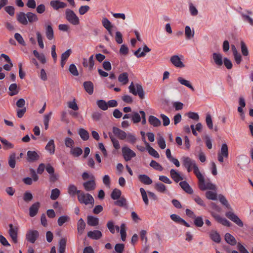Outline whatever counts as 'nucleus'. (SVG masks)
I'll use <instances>...</instances> for the list:
<instances>
[{"instance_id": "nucleus-4", "label": "nucleus", "mask_w": 253, "mask_h": 253, "mask_svg": "<svg viewBox=\"0 0 253 253\" xmlns=\"http://www.w3.org/2000/svg\"><path fill=\"white\" fill-rule=\"evenodd\" d=\"M78 199L81 204H84L85 205L91 204L93 205L94 200L93 197L89 193H85L82 192L80 194L78 195Z\"/></svg>"}, {"instance_id": "nucleus-14", "label": "nucleus", "mask_w": 253, "mask_h": 253, "mask_svg": "<svg viewBox=\"0 0 253 253\" xmlns=\"http://www.w3.org/2000/svg\"><path fill=\"white\" fill-rule=\"evenodd\" d=\"M212 59L215 64L218 66H221L223 64L222 55L220 53H213Z\"/></svg>"}, {"instance_id": "nucleus-59", "label": "nucleus", "mask_w": 253, "mask_h": 253, "mask_svg": "<svg viewBox=\"0 0 253 253\" xmlns=\"http://www.w3.org/2000/svg\"><path fill=\"white\" fill-rule=\"evenodd\" d=\"M158 144L159 146L162 149H164L166 147L165 140L163 136H160L158 139Z\"/></svg>"}, {"instance_id": "nucleus-11", "label": "nucleus", "mask_w": 253, "mask_h": 253, "mask_svg": "<svg viewBox=\"0 0 253 253\" xmlns=\"http://www.w3.org/2000/svg\"><path fill=\"white\" fill-rule=\"evenodd\" d=\"M50 6L55 10L61 8H64L67 6V3L58 0H53L50 2Z\"/></svg>"}, {"instance_id": "nucleus-54", "label": "nucleus", "mask_w": 253, "mask_h": 253, "mask_svg": "<svg viewBox=\"0 0 253 253\" xmlns=\"http://www.w3.org/2000/svg\"><path fill=\"white\" fill-rule=\"evenodd\" d=\"M131 119L134 124H136L141 121V117L138 113L133 112L131 115Z\"/></svg>"}, {"instance_id": "nucleus-53", "label": "nucleus", "mask_w": 253, "mask_h": 253, "mask_svg": "<svg viewBox=\"0 0 253 253\" xmlns=\"http://www.w3.org/2000/svg\"><path fill=\"white\" fill-rule=\"evenodd\" d=\"M36 35L39 45L41 48L43 49L44 48V44L42 41V36L39 32H36Z\"/></svg>"}, {"instance_id": "nucleus-24", "label": "nucleus", "mask_w": 253, "mask_h": 253, "mask_svg": "<svg viewBox=\"0 0 253 253\" xmlns=\"http://www.w3.org/2000/svg\"><path fill=\"white\" fill-rule=\"evenodd\" d=\"M211 239L216 243H219L221 242V237L219 233L215 230H212L210 233Z\"/></svg>"}, {"instance_id": "nucleus-31", "label": "nucleus", "mask_w": 253, "mask_h": 253, "mask_svg": "<svg viewBox=\"0 0 253 253\" xmlns=\"http://www.w3.org/2000/svg\"><path fill=\"white\" fill-rule=\"evenodd\" d=\"M85 227V223L82 218H80L77 223L78 232L80 235H82L84 231Z\"/></svg>"}, {"instance_id": "nucleus-12", "label": "nucleus", "mask_w": 253, "mask_h": 253, "mask_svg": "<svg viewBox=\"0 0 253 253\" xmlns=\"http://www.w3.org/2000/svg\"><path fill=\"white\" fill-rule=\"evenodd\" d=\"M113 133L121 140H124L126 138V133L121 129L114 126L113 127Z\"/></svg>"}, {"instance_id": "nucleus-20", "label": "nucleus", "mask_w": 253, "mask_h": 253, "mask_svg": "<svg viewBox=\"0 0 253 253\" xmlns=\"http://www.w3.org/2000/svg\"><path fill=\"white\" fill-rule=\"evenodd\" d=\"M87 223L91 226H97L99 223V219L92 215H88L87 217Z\"/></svg>"}, {"instance_id": "nucleus-52", "label": "nucleus", "mask_w": 253, "mask_h": 253, "mask_svg": "<svg viewBox=\"0 0 253 253\" xmlns=\"http://www.w3.org/2000/svg\"><path fill=\"white\" fill-rule=\"evenodd\" d=\"M140 191L142 196L143 201H144L146 205H148L149 204V200L147 197L146 192L143 188H140Z\"/></svg>"}, {"instance_id": "nucleus-27", "label": "nucleus", "mask_w": 253, "mask_h": 253, "mask_svg": "<svg viewBox=\"0 0 253 253\" xmlns=\"http://www.w3.org/2000/svg\"><path fill=\"white\" fill-rule=\"evenodd\" d=\"M170 174L171 178L175 182H178L179 181L182 180L183 179V177L181 176L180 174L174 169H171L170 170Z\"/></svg>"}, {"instance_id": "nucleus-22", "label": "nucleus", "mask_w": 253, "mask_h": 253, "mask_svg": "<svg viewBox=\"0 0 253 253\" xmlns=\"http://www.w3.org/2000/svg\"><path fill=\"white\" fill-rule=\"evenodd\" d=\"M177 80L181 84L188 87L192 91H194V88L192 85L189 81L186 80L181 77H178Z\"/></svg>"}, {"instance_id": "nucleus-5", "label": "nucleus", "mask_w": 253, "mask_h": 253, "mask_svg": "<svg viewBox=\"0 0 253 253\" xmlns=\"http://www.w3.org/2000/svg\"><path fill=\"white\" fill-rule=\"evenodd\" d=\"M122 153L123 158L126 162L131 160L132 158L136 156L135 153L126 146L122 147Z\"/></svg>"}, {"instance_id": "nucleus-6", "label": "nucleus", "mask_w": 253, "mask_h": 253, "mask_svg": "<svg viewBox=\"0 0 253 253\" xmlns=\"http://www.w3.org/2000/svg\"><path fill=\"white\" fill-rule=\"evenodd\" d=\"M83 185L84 189L86 191L88 192L94 190L96 188V183L94 175L91 174L90 176V180L84 182L83 183Z\"/></svg>"}, {"instance_id": "nucleus-38", "label": "nucleus", "mask_w": 253, "mask_h": 253, "mask_svg": "<svg viewBox=\"0 0 253 253\" xmlns=\"http://www.w3.org/2000/svg\"><path fill=\"white\" fill-rule=\"evenodd\" d=\"M218 154L224 156V157L227 158L228 157V148L226 143H223L221 145L220 152Z\"/></svg>"}, {"instance_id": "nucleus-35", "label": "nucleus", "mask_w": 253, "mask_h": 253, "mask_svg": "<svg viewBox=\"0 0 253 253\" xmlns=\"http://www.w3.org/2000/svg\"><path fill=\"white\" fill-rule=\"evenodd\" d=\"M185 35L186 39L190 40L192 39L194 36V30H191L189 26H186L185 27Z\"/></svg>"}, {"instance_id": "nucleus-23", "label": "nucleus", "mask_w": 253, "mask_h": 253, "mask_svg": "<svg viewBox=\"0 0 253 253\" xmlns=\"http://www.w3.org/2000/svg\"><path fill=\"white\" fill-rule=\"evenodd\" d=\"M138 178L139 181L144 184L150 185L153 182L152 180L146 174H140Z\"/></svg>"}, {"instance_id": "nucleus-3", "label": "nucleus", "mask_w": 253, "mask_h": 253, "mask_svg": "<svg viewBox=\"0 0 253 253\" xmlns=\"http://www.w3.org/2000/svg\"><path fill=\"white\" fill-rule=\"evenodd\" d=\"M65 17L67 20L73 25H78L80 19L75 13L70 9H67L65 11Z\"/></svg>"}, {"instance_id": "nucleus-50", "label": "nucleus", "mask_w": 253, "mask_h": 253, "mask_svg": "<svg viewBox=\"0 0 253 253\" xmlns=\"http://www.w3.org/2000/svg\"><path fill=\"white\" fill-rule=\"evenodd\" d=\"M150 166L156 170L162 171L163 168L161 165L154 160H152L150 162Z\"/></svg>"}, {"instance_id": "nucleus-37", "label": "nucleus", "mask_w": 253, "mask_h": 253, "mask_svg": "<svg viewBox=\"0 0 253 253\" xmlns=\"http://www.w3.org/2000/svg\"><path fill=\"white\" fill-rule=\"evenodd\" d=\"M17 20L23 25H27L28 24V20L26 14H25L24 12H20L17 16Z\"/></svg>"}, {"instance_id": "nucleus-64", "label": "nucleus", "mask_w": 253, "mask_h": 253, "mask_svg": "<svg viewBox=\"0 0 253 253\" xmlns=\"http://www.w3.org/2000/svg\"><path fill=\"white\" fill-rule=\"evenodd\" d=\"M125 245L123 244H117L115 246V250L117 253H123Z\"/></svg>"}, {"instance_id": "nucleus-9", "label": "nucleus", "mask_w": 253, "mask_h": 253, "mask_svg": "<svg viewBox=\"0 0 253 253\" xmlns=\"http://www.w3.org/2000/svg\"><path fill=\"white\" fill-rule=\"evenodd\" d=\"M9 229L8 233L11 237L12 240L14 243L17 242V234H18V228L16 226H13L12 224L9 225Z\"/></svg>"}, {"instance_id": "nucleus-63", "label": "nucleus", "mask_w": 253, "mask_h": 253, "mask_svg": "<svg viewBox=\"0 0 253 253\" xmlns=\"http://www.w3.org/2000/svg\"><path fill=\"white\" fill-rule=\"evenodd\" d=\"M69 70L70 72L74 76H77L79 75L77 68L74 64H72L70 65Z\"/></svg>"}, {"instance_id": "nucleus-46", "label": "nucleus", "mask_w": 253, "mask_h": 253, "mask_svg": "<svg viewBox=\"0 0 253 253\" xmlns=\"http://www.w3.org/2000/svg\"><path fill=\"white\" fill-rule=\"evenodd\" d=\"M70 217L68 215H63L59 217L57 223L59 226H61L65 223L68 222L70 220Z\"/></svg>"}, {"instance_id": "nucleus-47", "label": "nucleus", "mask_w": 253, "mask_h": 253, "mask_svg": "<svg viewBox=\"0 0 253 253\" xmlns=\"http://www.w3.org/2000/svg\"><path fill=\"white\" fill-rule=\"evenodd\" d=\"M117 200L114 202L115 205L119 207H126V200L124 197H120V199Z\"/></svg>"}, {"instance_id": "nucleus-7", "label": "nucleus", "mask_w": 253, "mask_h": 253, "mask_svg": "<svg viewBox=\"0 0 253 253\" xmlns=\"http://www.w3.org/2000/svg\"><path fill=\"white\" fill-rule=\"evenodd\" d=\"M225 215L232 221L234 222L239 227H242L244 225L243 222L240 218L232 211L227 212Z\"/></svg>"}, {"instance_id": "nucleus-33", "label": "nucleus", "mask_w": 253, "mask_h": 253, "mask_svg": "<svg viewBox=\"0 0 253 253\" xmlns=\"http://www.w3.org/2000/svg\"><path fill=\"white\" fill-rule=\"evenodd\" d=\"M225 240L228 244L232 246L235 245L237 243L236 240L234 236L228 233L225 235Z\"/></svg>"}, {"instance_id": "nucleus-58", "label": "nucleus", "mask_w": 253, "mask_h": 253, "mask_svg": "<svg viewBox=\"0 0 253 253\" xmlns=\"http://www.w3.org/2000/svg\"><path fill=\"white\" fill-rule=\"evenodd\" d=\"M241 51L244 56H247L249 54L248 48L243 41L241 42Z\"/></svg>"}, {"instance_id": "nucleus-30", "label": "nucleus", "mask_w": 253, "mask_h": 253, "mask_svg": "<svg viewBox=\"0 0 253 253\" xmlns=\"http://www.w3.org/2000/svg\"><path fill=\"white\" fill-rule=\"evenodd\" d=\"M0 141L3 144V149L4 150H8L14 148V145L6 139L0 137Z\"/></svg>"}, {"instance_id": "nucleus-57", "label": "nucleus", "mask_w": 253, "mask_h": 253, "mask_svg": "<svg viewBox=\"0 0 253 253\" xmlns=\"http://www.w3.org/2000/svg\"><path fill=\"white\" fill-rule=\"evenodd\" d=\"M33 198L32 194L28 191L24 193L23 197L24 201L27 203L30 202L33 199Z\"/></svg>"}, {"instance_id": "nucleus-42", "label": "nucleus", "mask_w": 253, "mask_h": 253, "mask_svg": "<svg viewBox=\"0 0 253 253\" xmlns=\"http://www.w3.org/2000/svg\"><path fill=\"white\" fill-rule=\"evenodd\" d=\"M79 134L83 140H87L89 138V133L84 128H80L79 130Z\"/></svg>"}, {"instance_id": "nucleus-55", "label": "nucleus", "mask_w": 253, "mask_h": 253, "mask_svg": "<svg viewBox=\"0 0 253 253\" xmlns=\"http://www.w3.org/2000/svg\"><path fill=\"white\" fill-rule=\"evenodd\" d=\"M102 24L103 27L106 29H108L112 27V25L110 21L106 17H103L102 20Z\"/></svg>"}, {"instance_id": "nucleus-51", "label": "nucleus", "mask_w": 253, "mask_h": 253, "mask_svg": "<svg viewBox=\"0 0 253 253\" xmlns=\"http://www.w3.org/2000/svg\"><path fill=\"white\" fill-rule=\"evenodd\" d=\"M98 107L102 110H106L108 109L107 103L103 100H99L97 101Z\"/></svg>"}, {"instance_id": "nucleus-25", "label": "nucleus", "mask_w": 253, "mask_h": 253, "mask_svg": "<svg viewBox=\"0 0 253 253\" xmlns=\"http://www.w3.org/2000/svg\"><path fill=\"white\" fill-rule=\"evenodd\" d=\"M148 122L150 124L154 127L160 126L161 125L160 120L154 116H150L148 118Z\"/></svg>"}, {"instance_id": "nucleus-36", "label": "nucleus", "mask_w": 253, "mask_h": 253, "mask_svg": "<svg viewBox=\"0 0 253 253\" xmlns=\"http://www.w3.org/2000/svg\"><path fill=\"white\" fill-rule=\"evenodd\" d=\"M8 165L9 167L12 169L15 167L16 165V154L12 153L8 158Z\"/></svg>"}, {"instance_id": "nucleus-62", "label": "nucleus", "mask_w": 253, "mask_h": 253, "mask_svg": "<svg viewBox=\"0 0 253 253\" xmlns=\"http://www.w3.org/2000/svg\"><path fill=\"white\" fill-rule=\"evenodd\" d=\"M74 143V141L70 137H66L65 139V144L67 147L72 149V148L73 147Z\"/></svg>"}, {"instance_id": "nucleus-32", "label": "nucleus", "mask_w": 253, "mask_h": 253, "mask_svg": "<svg viewBox=\"0 0 253 253\" xmlns=\"http://www.w3.org/2000/svg\"><path fill=\"white\" fill-rule=\"evenodd\" d=\"M154 188L159 192L165 193L167 192L166 186L161 182H156L154 184Z\"/></svg>"}, {"instance_id": "nucleus-60", "label": "nucleus", "mask_w": 253, "mask_h": 253, "mask_svg": "<svg viewBox=\"0 0 253 253\" xmlns=\"http://www.w3.org/2000/svg\"><path fill=\"white\" fill-rule=\"evenodd\" d=\"M14 38L19 44L22 45H25L24 40L20 34L15 33L14 35Z\"/></svg>"}, {"instance_id": "nucleus-39", "label": "nucleus", "mask_w": 253, "mask_h": 253, "mask_svg": "<svg viewBox=\"0 0 253 253\" xmlns=\"http://www.w3.org/2000/svg\"><path fill=\"white\" fill-rule=\"evenodd\" d=\"M83 153L82 149L80 147H73L71 149L70 154L74 157H78Z\"/></svg>"}, {"instance_id": "nucleus-15", "label": "nucleus", "mask_w": 253, "mask_h": 253, "mask_svg": "<svg viewBox=\"0 0 253 253\" xmlns=\"http://www.w3.org/2000/svg\"><path fill=\"white\" fill-rule=\"evenodd\" d=\"M40 206L39 202L33 204L29 208V215L31 217L35 216L38 213Z\"/></svg>"}, {"instance_id": "nucleus-41", "label": "nucleus", "mask_w": 253, "mask_h": 253, "mask_svg": "<svg viewBox=\"0 0 253 253\" xmlns=\"http://www.w3.org/2000/svg\"><path fill=\"white\" fill-rule=\"evenodd\" d=\"M8 89L10 91L9 95L11 96L15 95L18 93V90H17V85L15 83L10 84Z\"/></svg>"}, {"instance_id": "nucleus-61", "label": "nucleus", "mask_w": 253, "mask_h": 253, "mask_svg": "<svg viewBox=\"0 0 253 253\" xmlns=\"http://www.w3.org/2000/svg\"><path fill=\"white\" fill-rule=\"evenodd\" d=\"M206 122L207 125L208 127L210 129H212L213 128V124L212 121L211 119V117L210 114H208L206 115Z\"/></svg>"}, {"instance_id": "nucleus-18", "label": "nucleus", "mask_w": 253, "mask_h": 253, "mask_svg": "<svg viewBox=\"0 0 253 253\" xmlns=\"http://www.w3.org/2000/svg\"><path fill=\"white\" fill-rule=\"evenodd\" d=\"M144 144H145L146 149L150 155L156 158H159L160 157V155L158 152L153 148L146 141H144Z\"/></svg>"}, {"instance_id": "nucleus-43", "label": "nucleus", "mask_w": 253, "mask_h": 253, "mask_svg": "<svg viewBox=\"0 0 253 253\" xmlns=\"http://www.w3.org/2000/svg\"><path fill=\"white\" fill-rule=\"evenodd\" d=\"M27 18L28 19V22L33 23L37 22L38 20V18L37 15L32 12H27L26 13Z\"/></svg>"}, {"instance_id": "nucleus-40", "label": "nucleus", "mask_w": 253, "mask_h": 253, "mask_svg": "<svg viewBox=\"0 0 253 253\" xmlns=\"http://www.w3.org/2000/svg\"><path fill=\"white\" fill-rule=\"evenodd\" d=\"M45 34L47 38L49 40H51L54 38V33L52 27L48 25L46 28Z\"/></svg>"}, {"instance_id": "nucleus-44", "label": "nucleus", "mask_w": 253, "mask_h": 253, "mask_svg": "<svg viewBox=\"0 0 253 253\" xmlns=\"http://www.w3.org/2000/svg\"><path fill=\"white\" fill-rule=\"evenodd\" d=\"M121 191L118 189H115L113 190L111 194V197L113 200L119 199L121 197Z\"/></svg>"}, {"instance_id": "nucleus-26", "label": "nucleus", "mask_w": 253, "mask_h": 253, "mask_svg": "<svg viewBox=\"0 0 253 253\" xmlns=\"http://www.w3.org/2000/svg\"><path fill=\"white\" fill-rule=\"evenodd\" d=\"M84 87L85 91L89 94H92L93 92V84L90 81H86L84 83Z\"/></svg>"}, {"instance_id": "nucleus-28", "label": "nucleus", "mask_w": 253, "mask_h": 253, "mask_svg": "<svg viewBox=\"0 0 253 253\" xmlns=\"http://www.w3.org/2000/svg\"><path fill=\"white\" fill-rule=\"evenodd\" d=\"M118 81L122 84L125 85L128 82V75L126 72H124L119 75L118 77Z\"/></svg>"}, {"instance_id": "nucleus-17", "label": "nucleus", "mask_w": 253, "mask_h": 253, "mask_svg": "<svg viewBox=\"0 0 253 253\" xmlns=\"http://www.w3.org/2000/svg\"><path fill=\"white\" fill-rule=\"evenodd\" d=\"M45 149L50 154L53 155L55 153V145L53 139H50L45 147Z\"/></svg>"}, {"instance_id": "nucleus-29", "label": "nucleus", "mask_w": 253, "mask_h": 253, "mask_svg": "<svg viewBox=\"0 0 253 253\" xmlns=\"http://www.w3.org/2000/svg\"><path fill=\"white\" fill-rule=\"evenodd\" d=\"M179 185L181 188L188 194H192L193 192L192 189L189 184L186 181H183L179 183Z\"/></svg>"}, {"instance_id": "nucleus-10", "label": "nucleus", "mask_w": 253, "mask_h": 253, "mask_svg": "<svg viewBox=\"0 0 253 253\" xmlns=\"http://www.w3.org/2000/svg\"><path fill=\"white\" fill-rule=\"evenodd\" d=\"M170 61L173 66L177 68H183L184 64L178 55H173L170 57Z\"/></svg>"}, {"instance_id": "nucleus-49", "label": "nucleus", "mask_w": 253, "mask_h": 253, "mask_svg": "<svg viewBox=\"0 0 253 253\" xmlns=\"http://www.w3.org/2000/svg\"><path fill=\"white\" fill-rule=\"evenodd\" d=\"M126 139H127V142L132 144L135 143L137 140L135 135L131 133H128L126 134Z\"/></svg>"}, {"instance_id": "nucleus-19", "label": "nucleus", "mask_w": 253, "mask_h": 253, "mask_svg": "<svg viewBox=\"0 0 253 253\" xmlns=\"http://www.w3.org/2000/svg\"><path fill=\"white\" fill-rule=\"evenodd\" d=\"M102 236L101 232L99 230H94L93 231H89L87 233V236L91 239L98 240Z\"/></svg>"}, {"instance_id": "nucleus-48", "label": "nucleus", "mask_w": 253, "mask_h": 253, "mask_svg": "<svg viewBox=\"0 0 253 253\" xmlns=\"http://www.w3.org/2000/svg\"><path fill=\"white\" fill-rule=\"evenodd\" d=\"M206 197L208 199L215 200L217 199V194L215 192L208 191L206 193Z\"/></svg>"}, {"instance_id": "nucleus-56", "label": "nucleus", "mask_w": 253, "mask_h": 253, "mask_svg": "<svg viewBox=\"0 0 253 253\" xmlns=\"http://www.w3.org/2000/svg\"><path fill=\"white\" fill-rule=\"evenodd\" d=\"M195 219L194 220V224L197 226L199 227H201L203 225L204 222L203 218L201 216H198L194 218Z\"/></svg>"}, {"instance_id": "nucleus-13", "label": "nucleus", "mask_w": 253, "mask_h": 253, "mask_svg": "<svg viewBox=\"0 0 253 253\" xmlns=\"http://www.w3.org/2000/svg\"><path fill=\"white\" fill-rule=\"evenodd\" d=\"M27 160L29 162H34L39 159L40 156L35 151H28L27 153Z\"/></svg>"}, {"instance_id": "nucleus-8", "label": "nucleus", "mask_w": 253, "mask_h": 253, "mask_svg": "<svg viewBox=\"0 0 253 253\" xmlns=\"http://www.w3.org/2000/svg\"><path fill=\"white\" fill-rule=\"evenodd\" d=\"M39 234L38 231L30 230L26 234V239L29 242L33 244L39 237Z\"/></svg>"}, {"instance_id": "nucleus-21", "label": "nucleus", "mask_w": 253, "mask_h": 253, "mask_svg": "<svg viewBox=\"0 0 253 253\" xmlns=\"http://www.w3.org/2000/svg\"><path fill=\"white\" fill-rule=\"evenodd\" d=\"M81 190L77 189V187L74 184H70L68 188V193L71 196H74L76 194H80Z\"/></svg>"}, {"instance_id": "nucleus-1", "label": "nucleus", "mask_w": 253, "mask_h": 253, "mask_svg": "<svg viewBox=\"0 0 253 253\" xmlns=\"http://www.w3.org/2000/svg\"><path fill=\"white\" fill-rule=\"evenodd\" d=\"M183 166L187 169L188 172L193 169V172L198 180V186L200 189L205 191L207 189L216 191V186L212 183L210 179L205 180L204 176L200 172L195 160L188 157H183L181 158Z\"/></svg>"}, {"instance_id": "nucleus-16", "label": "nucleus", "mask_w": 253, "mask_h": 253, "mask_svg": "<svg viewBox=\"0 0 253 253\" xmlns=\"http://www.w3.org/2000/svg\"><path fill=\"white\" fill-rule=\"evenodd\" d=\"M83 65L84 67H88L89 70H92L94 65L93 55L90 56L88 60H87L86 58H84Z\"/></svg>"}, {"instance_id": "nucleus-34", "label": "nucleus", "mask_w": 253, "mask_h": 253, "mask_svg": "<svg viewBox=\"0 0 253 253\" xmlns=\"http://www.w3.org/2000/svg\"><path fill=\"white\" fill-rule=\"evenodd\" d=\"M34 56L42 64H44L46 62V60L44 55L43 53H39L38 51L34 50L33 51Z\"/></svg>"}, {"instance_id": "nucleus-2", "label": "nucleus", "mask_w": 253, "mask_h": 253, "mask_svg": "<svg viewBox=\"0 0 253 253\" xmlns=\"http://www.w3.org/2000/svg\"><path fill=\"white\" fill-rule=\"evenodd\" d=\"M128 89L129 92L133 95H138L141 99H143L144 97L145 93L141 84H137L134 85L133 83L131 82L128 86Z\"/></svg>"}, {"instance_id": "nucleus-45", "label": "nucleus", "mask_w": 253, "mask_h": 253, "mask_svg": "<svg viewBox=\"0 0 253 253\" xmlns=\"http://www.w3.org/2000/svg\"><path fill=\"white\" fill-rule=\"evenodd\" d=\"M60 191L58 188H55L51 190L50 199L52 200H55L59 197Z\"/></svg>"}]
</instances>
